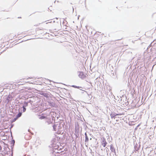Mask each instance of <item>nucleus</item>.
<instances>
[{
  "instance_id": "obj_7",
  "label": "nucleus",
  "mask_w": 156,
  "mask_h": 156,
  "mask_svg": "<svg viewBox=\"0 0 156 156\" xmlns=\"http://www.w3.org/2000/svg\"><path fill=\"white\" fill-rule=\"evenodd\" d=\"M26 110V108L24 107V106H23V112H25Z\"/></svg>"
},
{
  "instance_id": "obj_6",
  "label": "nucleus",
  "mask_w": 156,
  "mask_h": 156,
  "mask_svg": "<svg viewBox=\"0 0 156 156\" xmlns=\"http://www.w3.org/2000/svg\"><path fill=\"white\" fill-rule=\"evenodd\" d=\"M58 127V125L54 124L53 126V128L54 131H57V128Z\"/></svg>"
},
{
  "instance_id": "obj_10",
  "label": "nucleus",
  "mask_w": 156,
  "mask_h": 156,
  "mask_svg": "<svg viewBox=\"0 0 156 156\" xmlns=\"http://www.w3.org/2000/svg\"><path fill=\"white\" fill-rule=\"evenodd\" d=\"M86 140H88V138H87V136H86Z\"/></svg>"
},
{
  "instance_id": "obj_3",
  "label": "nucleus",
  "mask_w": 156,
  "mask_h": 156,
  "mask_svg": "<svg viewBox=\"0 0 156 156\" xmlns=\"http://www.w3.org/2000/svg\"><path fill=\"white\" fill-rule=\"evenodd\" d=\"M79 76L80 78L83 79L85 78L86 77L85 75L84 74L83 72H79Z\"/></svg>"
},
{
  "instance_id": "obj_9",
  "label": "nucleus",
  "mask_w": 156,
  "mask_h": 156,
  "mask_svg": "<svg viewBox=\"0 0 156 156\" xmlns=\"http://www.w3.org/2000/svg\"><path fill=\"white\" fill-rule=\"evenodd\" d=\"M45 118V117L44 116H41L40 118L41 119H44Z\"/></svg>"
},
{
  "instance_id": "obj_8",
  "label": "nucleus",
  "mask_w": 156,
  "mask_h": 156,
  "mask_svg": "<svg viewBox=\"0 0 156 156\" xmlns=\"http://www.w3.org/2000/svg\"><path fill=\"white\" fill-rule=\"evenodd\" d=\"M72 87H73L77 88H79L80 87H77V86H75V85H73L72 86Z\"/></svg>"
},
{
  "instance_id": "obj_2",
  "label": "nucleus",
  "mask_w": 156,
  "mask_h": 156,
  "mask_svg": "<svg viewBox=\"0 0 156 156\" xmlns=\"http://www.w3.org/2000/svg\"><path fill=\"white\" fill-rule=\"evenodd\" d=\"M101 145L104 147H105L107 144L105 139V138H101Z\"/></svg>"
},
{
  "instance_id": "obj_5",
  "label": "nucleus",
  "mask_w": 156,
  "mask_h": 156,
  "mask_svg": "<svg viewBox=\"0 0 156 156\" xmlns=\"http://www.w3.org/2000/svg\"><path fill=\"white\" fill-rule=\"evenodd\" d=\"M22 113H19L16 116V118L14 119V121H16L18 118L20 117L21 116Z\"/></svg>"
},
{
  "instance_id": "obj_1",
  "label": "nucleus",
  "mask_w": 156,
  "mask_h": 156,
  "mask_svg": "<svg viewBox=\"0 0 156 156\" xmlns=\"http://www.w3.org/2000/svg\"><path fill=\"white\" fill-rule=\"evenodd\" d=\"M8 37L9 40H12L16 38H17V36L15 34L12 33L9 34L8 36Z\"/></svg>"
},
{
  "instance_id": "obj_11",
  "label": "nucleus",
  "mask_w": 156,
  "mask_h": 156,
  "mask_svg": "<svg viewBox=\"0 0 156 156\" xmlns=\"http://www.w3.org/2000/svg\"><path fill=\"white\" fill-rule=\"evenodd\" d=\"M60 131L59 130L58 131H57V132H59Z\"/></svg>"
},
{
  "instance_id": "obj_4",
  "label": "nucleus",
  "mask_w": 156,
  "mask_h": 156,
  "mask_svg": "<svg viewBox=\"0 0 156 156\" xmlns=\"http://www.w3.org/2000/svg\"><path fill=\"white\" fill-rule=\"evenodd\" d=\"M122 115L121 114H111L110 115L111 118L112 119L113 118H115V117L117 115Z\"/></svg>"
}]
</instances>
